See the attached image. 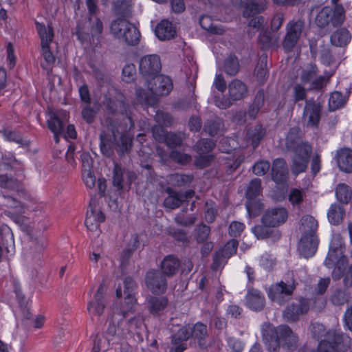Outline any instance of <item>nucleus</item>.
Masks as SVG:
<instances>
[{"instance_id": "obj_1", "label": "nucleus", "mask_w": 352, "mask_h": 352, "mask_svg": "<svg viewBox=\"0 0 352 352\" xmlns=\"http://www.w3.org/2000/svg\"><path fill=\"white\" fill-rule=\"evenodd\" d=\"M263 340L267 349L277 352L280 346L287 351H293L298 346V338L287 325L277 327L269 325L262 329Z\"/></svg>"}, {"instance_id": "obj_2", "label": "nucleus", "mask_w": 352, "mask_h": 352, "mask_svg": "<svg viewBox=\"0 0 352 352\" xmlns=\"http://www.w3.org/2000/svg\"><path fill=\"white\" fill-rule=\"evenodd\" d=\"M263 340L267 349L277 352L280 346L287 351H293L298 346V338L287 325L277 327L269 325L262 329Z\"/></svg>"}, {"instance_id": "obj_3", "label": "nucleus", "mask_w": 352, "mask_h": 352, "mask_svg": "<svg viewBox=\"0 0 352 352\" xmlns=\"http://www.w3.org/2000/svg\"><path fill=\"white\" fill-rule=\"evenodd\" d=\"M297 285L298 283L294 278L285 281L280 280L272 284L267 290L268 298L278 305H284L292 299Z\"/></svg>"}, {"instance_id": "obj_4", "label": "nucleus", "mask_w": 352, "mask_h": 352, "mask_svg": "<svg viewBox=\"0 0 352 352\" xmlns=\"http://www.w3.org/2000/svg\"><path fill=\"white\" fill-rule=\"evenodd\" d=\"M228 98L214 96V102L220 109L229 108L234 102L245 98L248 94L247 85L239 79L232 80L228 86Z\"/></svg>"}, {"instance_id": "obj_5", "label": "nucleus", "mask_w": 352, "mask_h": 352, "mask_svg": "<svg viewBox=\"0 0 352 352\" xmlns=\"http://www.w3.org/2000/svg\"><path fill=\"white\" fill-rule=\"evenodd\" d=\"M344 19V10L342 6L337 5L333 10L329 6L324 7L316 17V25L322 28L330 23L333 27L342 24Z\"/></svg>"}, {"instance_id": "obj_6", "label": "nucleus", "mask_w": 352, "mask_h": 352, "mask_svg": "<svg viewBox=\"0 0 352 352\" xmlns=\"http://www.w3.org/2000/svg\"><path fill=\"white\" fill-rule=\"evenodd\" d=\"M310 309V300L300 296L289 303L283 311V318L288 322H295L308 313Z\"/></svg>"}, {"instance_id": "obj_7", "label": "nucleus", "mask_w": 352, "mask_h": 352, "mask_svg": "<svg viewBox=\"0 0 352 352\" xmlns=\"http://www.w3.org/2000/svg\"><path fill=\"white\" fill-rule=\"evenodd\" d=\"M292 159L291 171L293 175H298L304 173L308 168L312 146L311 144H302L294 150Z\"/></svg>"}, {"instance_id": "obj_8", "label": "nucleus", "mask_w": 352, "mask_h": 352, "mask_svg": "<svg viewBox=\"0 0 352 352\" xmlns=\"http://www.w3.org/2000/svg\"><path fill=\"white\" fill-rule=\"evenodd\" d=\"M103 105L107 115H125L131 123V126H133L134 124L130 116L129 104L126 102L123 94L119 93L114 98L105 96Z\"/></svg>"}, {"instance_id": "obj_9", "label": "nucleus", "mask_w": 352, "mask_h": 352, "mask_svg": "<svg viewBox=\"0 0 352 352\" xmlns=\"http://www.w3.org/2000/svg\"><path fill=\"white\" fill-rule=\"evenodd\" d=\"M304 27V21L300 19L288 22L285 28L286 34L282 43L285 52L293 51L300 38Z\"/></svg>"}, {"instance_id": "obj_10", "label": "nucleus", "mask_w": 352, "mask_h": 352, "mask_svg": "<svg viewBox=\"0 0 352 352\" xmlns=\"http://www.w3.org/2000/svg\"><path fill=\"white\" fill-rule=\"evenodd\" d=\"M162 64L160 56L156 54L146 55L141 58L139 64L140 74L146 81L160 75Z\"/></svg>"}, {"instance_id": "obj_11", "label": "nucleus", "mask_w": 352, "mask_h": 352, "mask_svg": "<svg viewBox=\"0 0 352 352\" xmlns=\"http://www.w3.org/2000/svg\"><path fill=\"white\" fill-rule=\"evenodd\" d=\"M147 288L154 294H162L167 289L166 276L160 270H149L145 276Z\"/></svg>"}, {"instance_id": "obj_12", "label": "nucleus", "mask_w": 352, "mask_h": 352, "mask_svg": "<svg viewBox=\"0 0 352 352\" xmlns=\"http://www.w3.org/2000/svg\"><path fill=\"white\" fill-rule=\"evenodd\" d=\"M288 219L287 210L284 207H274L266 210L262 215L261 222L277 228L284 224Z\"/></svg>"}, {"instance_id": "obj_13", "label": "nucleus", "mask_w": 352, "mask_h": 352, "mask_svg": "<svg viewBox=\"0 0 352 352\" xmlns=\"http://www.w3.org/2000/svg\"><path fill=\"white\" fill-rule=\"evenodd\" d=\"M147 87L152 94L157 96H167L173 89L171 79L164 75L157 76L155 78L146 81Z\"/></svg>"}, {"instance_id": "obj_14", "label": "nucleus", "mask_w": 352, "mask_h": 352, "mask_svg": "<svg viewBox=\"0 0 352 352\" xmlns=\"http://www.w3.org/2000/svg\"><path fill=\"white\" fill-rule=\"evenodd\" d=\"M322 106L314 98L305 100L302 116L307 118V126L317 127L320 120Z\"/></svg>"}, {"instance_id": "obj_15", "label": "nucleus", "mask_w": 352, "mask_h": 352, "mask_svg": "<svg viewBox=\"0 0 352 352\" xmlns=\"http://www.w3.org/2000/svg\"><path fill=\"white\" fill-rule=\"evenodd\" d=\"M347 263V257H342L335 266L332 272V278L334 280L342 278L344 287L349 289L352 287V263L346 267Z\"/></svg>"}, {"instance_id": "obj_16", "label": "nucleus", "mask_w": 352, "mask_h": 352, "mask_svg": "<svg viewBox=\"0 0 352 352\" xmlns=\"http://www.w3.org/2000/svg\"><path fill=\"white\" fill-rule=\"evenodd\" d=\"M327 339L333 344L336 352H346L351 346V338L340 331H329Z\"/></svg>"}, {"instance_id": "obj_17", "label": "nucleus", "mask_w": 352, "mask_h": 352, "mask_svg": "<svg viewBox=\"0 0 352 352\" xmlns=\"http://www.w3.org/2000/svg\"><path fill=\"white\" fill-rule=\"evenodd\" d=\"M245 304L250 309L260 311L263 309L265 305V296L261 291L248 285Z\"/></svg>"}, {"instance_id": "obj_18", "label": "nucleus", "mask_w": 352, "mask_h": 352, "mask_svg": "<svg viewBox=\"0 0 352 352\" xmlns=\"http://www.w3.org/2000/svg\"><path fill=\"white\" fill-rule=\"evenodd\" d=\"M106 291V287L104 283H101L94 295V299L91 300L87 305V310L89 314L100 316L104 312L105 302L104 300V294Z\"/></svg>"}, {"instance_id": "obj_19", "label": "nucleus", "mask_w": 352, "mask_h": 352, "mask_svg": "<svg viewBox=\"0 0 352 352\" xmlns=\"http://www.w3.org/2000/svg\"><path fill=\"white\" fill-rule=\"evenodd\" d=\"M272 179L276 184H284L288 179V168L285 160L277 158L274 160L272 167Z\"/></svg>"}, {"instance_id": "obj_20", "label": "nucleus", "mask_w": 352, "mask_h": 352, "mask_svg": "<svg viewBox=\"0 0 352 352\" xmlns=\"http://www.w3.org/2000/svg\"><path fill=\"white\" fill-rule=\"evenodd\" d=\"M318 237L302 235L298 244L300 254L305 258L313 256L318 249Z\"/></svg>"}, {"instance_id": "obj_21", "label": "nucleus", "mask_w": 352, "mask_h": 352, "mask_svg": "<svg viewBox=\"0 0 352 352\" xmlns=\"http://www.w3.org/2000/svg\"><path fill=\"white\" fill-rule=\"evenodd\" d=\"M241 4L243 8V16L245 18L263 12L267 8V3L265 0H241Z\"/></svg>"}, {"instance_id": "obj_22", "label": "nucleus", "mask_w": 352, "mask_h": 352, "mask_svg": "<svg viewBox=\"0 0 352 352\" xmlns=\"http://www.w3.org/2000/svg\"><path fill=\"white\" fill-rule=\"evenodd\" d=\"M266 135V129L260 124L250 126L246 131V140L254 149L258 147Z\"/></svg>"}, {"instance_id": "obj_23", "label": "nucleus", "mask_w": 352, "mask_h": 352, "mask_svg": "<svg viewBox=\"0 0 352 352\" xmlns=\"http://www.w3.org/2000/svg\"><path fill=\"white\" fill-rule=\"evenodd\" d=\"M336 159L340 170L346 173H352L351 149L344 148L338 151Z\"/></svg>"}, {"instance_id": "obj_24", "label": "nucleus", "mask_w": 352, "mask_h": 352, "mask_svg": "<svg viewBox=\"0 0 352 352\" xmlns=\"http://www.w3.org/2000/svg\"><path fill=\"white\" fill-rule=\"evenodd\" d=\"M124 302L127 309L131 311L133 305L136 302L135 290L137 287L135 281L131 277L126 276L123 280Z\"/></svg>"}, {"instance_id": "obj_25", "label": "nucleus", "mask_w": 352, "mask_h": 352, "mask_svg": "<svg viewBox=\"0 0 352 352\" xmlns=\"http://www.w3.org/2000/svg\"><path fill=\"white\" fill-rule=\"evenodd\" d=\"M155 35L161 41L170 40L175 38L176 28L168 20H162L155 28Z\"/></svg>"}, {"instance_id": "obj_26", "label": "nucleus", "mask_w": 352, "mask_h": 352, "mask_svg": "<svg viewBox=\"0 0 352 352\" xmlns=\"http://www.w3.org/2000/svg\"><path fill=\"white\" fill-rule=\"evenodd\" d=\"M351 298V293L348 288L337 287L331 292L329 300L334 306L341 307L348 303Z\"/></svg>"}, {"instance_id": "obj_27", "label": "nucleus", "mask_w": 352, "mask_h": 352, "mask_svg": "<svg viewBox=\"0 0 352 352\" xmlns=\"http://www.w3.org/2000/svg\"><path fill=\"white\" fill-rule=\"evenodd\" d=\"M133 25V23L126 19L118 18L111 22L110 26L111 33L115 38L120 39L121 37H123V35L126 34L125 32H128L129 28L131 29Z\"/></svg>"}, {"instance_id": "obj_28", "label": "nucleus", "mask_w": 352, "mask_h": 352, "mask_svg": "<svg viewBox=\"0 0 352 352\" xmlns=\"http://www.w3.org/2000/svg\"><path fill=\"white\" fill-rule=\"evenodd\" d=\"M168 302L166 297L150 296L147 302L148 310L151 314L158 316L167 307Z\"/></svg>"}, {"instance_id": "obj_29", "label": "nucleus", "mask_w": 352, "mask_h": 352, "mask_svg": "<svg viewBox=\"0 0 352 352\" xmlns=\"http://www.w3.org/2000/svg\"><path fill=\"white\" fill-rule=\"evenodd\" d=\"M192 338L197 341L201 348L205 349L208 344L206 338L208 337L207 326L202 322H197L192 327Z\"/></svg>"}, {"instance_id": "obj_30", "label": "nucleus", "mask_w": 352, "mask_h": 352, "mask_svg": "<svg viewBox=\"0 0 352 352\" xmlns=\"http://www.w3.org/2000/svg\"><path fill=\"white\" fill-rule=\"evenodd\" d=\"M300 129L298 126L291 128L286 136L285 146L288 151L294 150L302 144H309L307 142H299Z\"/></svg>"}, {"instance_id": "obj_31", "label": "nucleus", "mask_w": 352, "mask_h": 352, "mask_svg": "<svg viewBox=\"0 0 352 352\" xmlns=\"http://www.w3.org/2000/svg\"><path fill=\"white\" fill-rule=\"evenodd\" d=\"M36 29L41 39V46L50 45L54 39V30L50 25L36 21Z\"/></svg>"}, {"instance_id": "obj_32", "label": "nucleus", "mask_w": 352, "mask_h": 352, "mask_svg": "<svg viewBox=\"0 0 352 352\" xmlns=\"http://www.w3.org/2000/svg\"><path fill=\"white\" fill-rule=\"evenodd\" d=\"M180 267V261L172 255L167 256L161 263L162 272L168 277L176 274Z\"/></svg>"}, {"instance_id": "obj_33", "label": "nucleus", "mask_w": 352, "mask_h": 352, "mask_svg": "<svg viewBox=\"0 0 352 352\" xmlns=\"http://www.w3.org/2000/svg\"><path fill=\"white\" fill-rule=\"evenodd\" d=\"M351 38L349 31L342 28L337 30L331 34L330 41L333 45L342 47L346 46L350 42Z\"/></svg>"}, {"instance_id": "obj_34", "label": "nucleus", "mask_w": 352, "mask_h": 352, "mask_svg": "<svg viewBox=\"0 0 352 352\" xmlns=\"http://www.w3.org/2000/svg\"><path fill=\"white\" fill-rule=\"evenodd\" d=\"M100 147L102 153L108 157L112 156L113 155V148L115 146V135H113L112 137L111 135L102 131L100 134Z\"/></svg>"}, {"instance_id": "obj_35", "label": "nucleus", "mask_w": 352, "mask_h": 352, "mask_svg": "<svg viewBox=\"0 0 352 352\" xmlns=\"http://www.w3.org/2000/svg\"><path fill=\"white\" fill-rule=\"evenodd\" d=\"M300 224L304 232L303 235H307L309 236H314V237H318L316 235V232L318 230V221L314 217L309 214L304 215L300 219Z\"/></svg>"}, {"instance_id": "obj_36", "label": "nucleus", "mask_w": 352, "mask_h": 352, "mask_svg": "<svg viewBox=\"0 0 352 352\" xmlns=\"http://www.w3.org/2000/svg\"><path fill=\"white\" fill-rule=\"evenodd\" d=\"M273 228H274L272 226L261 223V225L254 226L252 231L258 239H264L272 236L279 238L280 234L278 231L274 230Z\"/></svg>"}, {"instance_id": "obj_37", "label": "nucleus", "mask_w": 352, "mask_h": 352, "mask_svg": "<svg viewBox=\"0 0 352 352\" xmlns=\"http://www.w3.org/2000/svg\"><path fill=\"white\" fill-rule=\"evenodd\" d=\"M267 54H262L256 66L254 74L260 84L263 85L268 78L269 72L267 69Z\"/></svg>"}, {"instance_id": "obj_38", "label": "nucleus", "mask_w": 352, "mask_h": 352, "mask_svg": "<svg viewBox=\"0 0 352 352\" xmlns=\"http://www.w3.org/2000/svg\"><path fill=\"white\" fill-rule=\"evenodd\" d=\"M139 246V238L138 234H133L132 236V243L125 248L121 254V267L122 269L126 268L129 265V258H131L133 253L137 250Z\"/></svg>"}, {"instance_id": "obj_39", "label": "nucleus", "mask_w": 352, "mask_h": 352, "mask_svg": "<svg viewBox=\"0 0 352 352\" xmlns=\"http://www.w3.org/2000/svg\"><path fill=\"white\" fill-rule=\"evenodd\" d=\"M342 247L341 245L337 247L330 246L327 256L324 261V265L331 268L334 265L336 266L338 262L342 258L346 257L343 254Z\"/></svg>"}, {"instance_id": "obj_40", "label": "nucleus", "mask_w": 352, "mask_h": 352, "mask_svg": "<svg viewBox=\"0 0 352 352\" xmlns=\"http://www.w3.org/2000/svg\"><path fill=\"white\" fill-rule=\"evenodd\" d=\"M336 197L340 203L347 204L351 200L352 190L346 184L340 183L336 188Z\"/></svg>"}, {"instance_id": "obj_41", "label": "nucleus", "mask_w": 352, "mask_h": 352, "mask_svg": "<svg viewBox=\"0 0 352 352\" xmlns=\"http://www.w3.org/2000/svg\"><path fill=\"white\" fill-rule=\"evenodd\" d=\"M345 214L344 209L340 205L333 204L331 206L328 213V219L331 223L338 225L342 222Z\"/></svg>"}, {"instance_id": "obj_42", "label": "nucleus", "mask_w": 352, "mask_h": 352, "mask_svg": "<svg viewBox=\"0 0 352 352\" xmlns=\"http://www.w3.org/2000/svg\"><path fill=\"white\" fill-rule=\"evenodd\" d=\"M265 101V94L263 89L258 90L254 97L252 104L248 109V116L251 118H255L257 113L262 108Z\"/></svg>"}, {"instance_id": "obj_43", "label": "nucleus", "mask_w": 352, "mask_h": 352, "mask_svg": "<svg viewBox=\"0 0 352 352\" xmlns=\"http://www.w3.org/2000/svg\"><path fill=\"white\" fill-rule=\"evenodd\" d=\"M258 43L262 50H267L272 47H278V38H272L270 31L263 30L258 36Z\"/></svg>"}, {"instance_id": "obj_44", "label": "nucleus", "mask_w": 352, "mask_h": 352, "mask_svg": "<svg viewBox=\"0 0 352 352\" xmlns=\"http://www.w3.org/2000/svg\"><path fill=\"white\" fill-rule=\"evenodd\" d=\"M166 191L169 195L165 198L164 201V206L170 209H175L179 207L182 203L179 192L173 190L169 187L166 188Z\"/></svg>"}, {"instance_id": "obj_45", "label": "nucleus", "mask_w": 352, "mask_h": 352, "mask_svg": "<svg viewBox=\"0 0 352 352\" xmlns=\"http://www.w3.org/2000/svg\"><path fill=\"white\" fill-rule=\"evenodd\" d=\"M125 34H126L123 35V37H121L120 41L131 46H135L139 44L141 34L137 27L133 25L131 29L129 28L128 32H125Z\"/></svg>"}, {"instance_id": "obj_46", "label": "nucleus", "mask_w": 352, "mask_h": 352, "mask_svg": "<svg viewBox=\"0 0 352 352\" xmlns=\"http://www.w3.org/2000/svg\"><path fill=\"white\" fill-rule=\"evenodd\" d=\"M240 65L238 58L234 55L228 56L223 63L225 72L229 76H235L239 71Z\"/></svg>"}, {"instance_id": "obj_47", "label": "nucleus", "mask_w": 352, "mask_h": 352, "mask_svg": "<svg viewBox=\"0 0 352 352\" xmlns=\"http://www.w3.org/2000/svg\"><path fill=\"white\" fill-rule=\"evenodd\" d=\"M215 142L210 139L208 138H202L194 146V150L198 154H209L215 147Z\"/></svg>"}, {"instance_id": "obj_48", "label": "nucleus", "mask_w": 352, "mask_h": 352, "mask_svg": "<svg viewBox=\"0 0 352 352\" xmlns=\"http://www.w3.org/2000/svg\"><path fill=\"white\" fill-rule=\"evenodd\" d=\"M113 10L116 15L121 17L130 16L131 13V6L126 0H118L113 2Z\"/></svg>"}, {"instance_id": "obj_49", "label": "nucleus", "mask_w": 352, "mask_h": 352, "mask_svg": "<svg viewBox=\"0 0 352 352\" xmlns=\"http://www.w3.org/2000/svg\"><path fill=\"white\" fill-rule=\"evenodd\" d=\"M262 191L261 180L258 178L252 179L245 191V197L247 199L257 198Z\"/></svg>"}, {"instance_id": "obj_50", "label": "nucleus", "mask_w": 352, "mask_h": 352, "mask_svg": "<svg viewBox=\"0 0 352 352\" xmlns=\"http://www.w3.org/2000/svg\"><path fill=\"white\" fill-rule=\"evenodd\" d=\"M199 24L201 27L214 34H223L224 30L220 27L214 26L212 19L209 16H201L199 19Z\"/></svg>"}, {"instance_id": "obj_51", "label": "nucleus", "mask_w": 352, "mask_h": 352, "mask_svg": "<svg viewBox=\"0 0 352 352\" xmlns=\"http://www.w3.org/2000/svg\"><path fill=\"white\" fill-rule=\"evenodd\" d=\"M305 197V192L300 188H292L288 194V199L294 207L300 208Z\"/></svg>"}, {"instance_id": "obj_52", "label": "nucleus", "mask_w": 352, "mask_h": 352, "mask_svg": "<svg viewBox=\"0 0 352 352\" xmlns=\"http://www.w3.org/2000/svg\"><path fill=\"white\" fill-rule=\"evenodd\" d=\"M346 103V100L342 94L339 91L333 92L329 99V109L330 111H336L342 107Z\"/></svg>"}, {"instance_id": "obj_53", "label": "nucleus", "mask_w": 352, "mask_h": 352, "mask_svg": "<svg viewBox=\"0 0 352 352\" xmlns=\"http://www.w3.org/2000/svg\"><path fill=\"white\" fill-rule=\"evenodd\" d=\"M89 210L87 211V217L85 221V224L87 228L90 231H96L100 226L96 217H94V208L93 201L89 203Z\"/></svg>"}, {"instance_id": "obj_54", "label": "nucleus", "mask_w": 352, "mask_h": 352, "mask_svg": "<svg viewBox=\"0 0 352 352\" xmlns=\"http://www.w3.org/2000/svg\"><path fill=\"white\" fill-rule=\"evenodd\" d=\"M47 127L52 132H63L64 123L57 113H52L47 121Z\"/></svg>"}, {"instance_id": "obj_55", "label": "nucleus", "mask_w": 352, "mask_h": 352, "mask_svg": "<svg viewBox=\"0 0 352 352\" xmlns=\"http://www.w3.org/2000/svg\"><path fill=\"white\" fill-rule=\"evenodd\" d=\"M247 210L251 217H256L262 210L263 205L257 198L247 199L245 203Z\"/></svg>"}, {"instance_id": "obj_56", "label": "nucleus", "mask_w": 352, "mask_h": 352, "mask_svg": "<svg viewBox=\"0 0 352 352\" xmlns=\"http://www.w3.org/2000/svg\"><path fill=\"white\" fill-rule=\"evenodd\" d=\"M135 96L138 102L145 105L154 104V98L150 93L141 87L136 88Z\"/></svg>"}, {"instance_id": "obj_57", "label": "nucleus", "mask_w": 352, "mask_h": 352, "mask_svg": "<svg viewBox=\"0 0 352 352\" xmlns=\"http://www.w3.org/2000/svg\"><path fill=\"white\" fill-rule=\"evenodd\" d=\"M318 72V70L316 65H309L302 72L300 75L302 82L304 83L311 82L316 77Z\"/></svg>"}, {"instance_id": "obj_58", "label": "nucleus", "mask_w": 352, "mask_h": 352, "mask_svg": "<svg viewBox=\"0 0 352 352\" xmlns=\"http://www.w3.org/2000/svg\"><path fill=\"white\" fill-rule=\"evenodd\" d=\"M192 179L193 176L191 175L175 173L170 176V182L172 184L178 187L190 184Z\"/></svg>"}, {"instance_id": "obj_59", "label": "nucleus", "mask_w": 352, "mask_h": 352, "mask_svg": "<svg viewBox=\"0 0 352 352\" xmlns=\"http://www.w3.org/2000/svg\"><path fill=\"white\" fill-rule=\"evenodd\" d=\"M98 111L96 104L95 107H91L90 104H86L82 109V117L88 124H91L94 121Z\"/></svg>"}, {"instance_id": "obj_60", "label": "nucleus", "mask_w": 352, "mask_h": 352, "mask_svg": "<svg viewBox=\"0 0 352 352\" xmlns=\"http://www.w3.org/2000/svg\"><path fill=\"white\" fill-rule=\"evenodd\" d=\"M183 140L184 137L182 134L168 132L164 142L170 148H175L182 146Z\"/></svg>"}, {"instance_id": "obj_61", "label": "nucleus", "mask_w": 352, "mask_h": 352, "mask_svg": "<svg viewBox=\"0 0 352 352\" xmlns=\"http://www.w3.org/2000/svg\"><path fill=\"white\" fill-rule=\"evenodd\" d=\"M210 233V228L204 223L199 225L196 229V241L199 243H205Z\"/></svg>"}, {"instance_id": "obj_62", "label": "nucleus", "mask_w": 352, "mask_h": 352, "mask_svg": "<svg viewBox=\"0 0 352 352\" xmlns=\"http://www.w3.org/2000/svg\"><path fill=\"white\" fill-rule=\"evenodd\" d=\"M170 158L173 162L182 165L188 164L192 160V157L189 154L181 153L176 150H173L170 153Z\"/></svg>"}, {"instance_id": "obj_63", "label": "nucleus", "mask_w": 352, "mask_h": 352, "mask_svg": "<svg viewBox=\"0 0 352 352\" xmlns=\"http://www.w3.org/2000/svg\"><path fill=\"white\" fill-rule=\"evenodd\" d=\"M212 154H199L195 159V165L199 168L208 167L214 160Z\"/></svg>"}, {"instance_id": "obj_64", "label": "nucleus", "mask_w": 352, "mask_h": 352, "mask_svg": "<svg viewBox=\"0 0 352 352\" xmlns=\"http://www.w3.org/2000/svg\"><path fill=\"white\" fill-rule=\"evenodd\" d=\"M238 245L239 242L237 240H230L220 252L224 255V257L229 258L236 253Z\"/></svg>"}]
</instances>
